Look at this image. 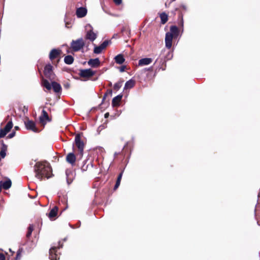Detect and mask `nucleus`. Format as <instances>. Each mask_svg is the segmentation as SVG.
I'll use <instances>...</instances> for the list:
<instances>
[{
    "mask_svg": "<svg viewBox=\"0 0 260 260\" xmlns=\"http://www.w3.org/2000/svg\"><path fill=\"white\" fill-rule=\"evenodd\" d=\"M34 172L35 177L41 181L44 178L48 179L50 177L51 168L48 163L38 162L34 166Z\"/></svg>",
    "mask_w": 260,
    "mask_h": 260,
    "instance_id": "f257e3e1",
    "label": "nucleus"
},
{
    "mask_svg": "<svg viewBox=\"0 0 260 260\" xmlns=\"http://www.w3.org/2000/svg\"><path fill=\"white\" fill-rule=\"evenodd\" d=\"M86 40L93 42L98 37V31H94L93 27L90 24H87L85 26Z\"/></svg>",
    "mask_w": 260,
    "mask_h": 260,
    "instance_id": "f03ea898",
    "label": "nucleus"
},
{
    "mask_svg": "<svg viewBox=\"0 0 260 260\" xmlns=\"http://www.w3.org/2000/svg\"><path fill=\"white\" fill-rule=\"evenodd\" d=\"M62 247V245L60 244V242H58L57 246H53L49 250V258L51 260H58L59 259L58 252V249Z\"/></svg>",
    "mask_w": 260,
    "mask_h": 260,
    "instance_id": "7ed1b4c3",
    "label": "nucleus"
},
{
    "mask_svg": "<svg viewBox=\"0 0 260 260\" xmlns=\"http://www.w3.org/2000/svg\"><path fill=\"white\" fill-rule=\"evenodd\" d=\"M84 45L85 43L82 38L76 40H73L71 43V48L75 52L80 50Z\"/></svg>",
    "mask_w": 260,
    "mask_h": 260,
    "instance_id": "20e7f679",
    "label": "nucleus"
},
{
    "mask_svg": "<svg viewBox=\"0 0 260 260\" xmlns=\"http://www.w3.org/2000/svg\"><path fill=\"white\" fill-rule=\"evenodd\" d=\"M44 74L50 80L55 79V74L53 72V67L50 63L47 64L44 68Z\"/></svg>",
    "mask_w": 260,
    "mask_h": 260,
    "instance_id": "39448f33",
    "label": "nucleus"
},
{
    "mask_svg": "<svg viewBox=\"0 0 260 260\" xmlns=\"http://www.w3.org/2000/svg\"><path fill=\"white\" fill-rule=\"evenodd\" d=\"M75 143L76 144V146L78 148L80 153L81 155H83L84 148V144L81 140V137L80 134H78L75 136Z\"/></svg>",
    "mask_w": 260,
    "mask_h": 260,
    "instance_id": "423d86ee",
    "label": "nucleus"
},
{
    "mask_svg": "<svg viewBox=\"0 0 260 260\" xmlns=\"http://www.w3.org/2000/svg\"><path fill=\"white\" fill-rule=\"evenodd\" d=\"M111 43V41L109 40L104 41L100 45L96 46L94 45L93 52L95 54H100L102 52L103 50L106 48V47Z\"/></svg>",
    "mask_w": 260,
    "mask_h": 260,
    "instance_id": "0eeeda50",
    "label": "nucleus"
},
{
    "mask_svg": "<svg viewBox=\"0 0 260 260\" xmlns=\"http://www.w3.org/2000/svg\"><path fill=\"white\" fill-rule=\"evenodd\" d=\"M12 120L9 121L4 128L0 129V138L4 137L13 127Z\"/></svg>",
    "mask_w": 260,
    "mask_h": 260,
    "instance_id": "6e6552de",
    "label": "nucleus"
},
{
    "mask_svg": "<svg viewBox=\"0 0 260 260\" xmlns=\"http://www.w3.org/2000/svg\"><path fill=\"white\" fill-rule=\"evenodd\" d=\"M24 124L27 130H30L35 133L38 132V129L36 126V124L32 120L28 119L24 121Z\"/></svg>",
    "mask_w": 260,
    "mask_h": 260,
    "instance_id": "1a4fd4ad",
    "label": "nucleus"
},
{
    "mask_svg": "<svg viewBox=\"0 0 260 260\" xmlns=\"http://www.w3.org/2000/svg\"><path fill=\"white\" fill-rule=\"evenodd\" d=\"M95 74V72L90 69H83L80 71L79 75L84 78H89Z\"/></svg>",
    "mask_w": 260,
    "mask_h": 260,
    "instance_id": "9d476101",
    "label": "nucleus"
},
{
    "mask_svg": "<svg viewBox=\"0 0 260 260\" xmlns=\"http://www.w3.org/2000/svg\"><path fill=\"white\" fill-rule=\"evenodd\" d=\"M66 180L68 185L71 184L75 177V173L71 170H67L66 171Z\"/></svg>",
    "mask_w": 260,
    "mask_h": 260,
    "instance_id": "9b49d317",
    "label": "nucleus"
},
{
    "mask_svg": "<svg viewBox=\"0 0 260 260\" xmlns=\"http://www.w3.org/2000/svg\"><path fill=\"white\" fill-rule=\"evenodd\" d=\"M173 37L171 34L168 32L166 34L165 43L166 47L168 49L172 47Z\"/></svg>",
    "mask_w": 260,
    "mask_h": 260,
    "instance_id": "f8f14e48",
    "label": "nucleus"
},
{
    "mask_svg": "<svg viewBox=\"0 0 260 260\" xmlns=\"http://www.w3.org/2000/svg\"><path fill=\"white\" fill-rule=\"evenodd\" d=\"M61 50L57 49H53L51 50L49 57V59L51 60L56 58L60 54Z\"/></svg>",
    "mask_w": 260,
    "mask_h": 260,
    "instance_id": "ddd939ff",
    "label": "nucleus"
},
{
    "mask_svg": "<svg viewBox=\"0 0 260 260\" xmlns=\"http://www.w3.org/2000/svg\"><path fill=\"white\" fill-rule=\"evenodd\" d=\"M87 14V9L84 7H80L76 10V15L78 18H82Z\"/></svg>",
    "mask_w": 260,
    "mask_h": 260,
    "instance_id": "4468645a",
    "label": "nucleus"
},
{
    "mask_svg": "<svg viewBox=\"0 0 260 260\" xmlns=\"http://www.w3.org/2000/svg\"><path fill=\"white\" fill-rule=\"evenodd\" d=\"M88 64L92 68H97L100 66V61L98 58L90 59L88 61Z\"/></svg>",
    "mask_w": 260,
    "mask_h": 260,
    "instance_id": "2eb2a0df",
    "label": "nucleus"
},
{
    "mask_svg": "<svg viewBox=\"0 0 260 260\" xmlns=\"http://www.w3.org/2000/svg\"><path fill=\"white\" fill-rule=\"evenodd\" d=\"M66 160L72 166H73L76 161V156L75 154L71 152L69 153L66 157Z\"/></svg>",
    "mask_w": 260,
    "mask_h": 260,
    "instance_id": "dca6fc26",
    "label": "nucleus"
},
{
    "mask_svg": "<svg viewBox=\"0 0 260 260\" xmlns=\"http://www.w3.org/2000/svg\"><path fill=\"white\" fill-rule=\"evenodd\" d=\"M0 185L5 189H8L12 185V182L10 179H8L5 181H0Z\"/></svg>",
    "mask_w": 260,
    "mask_h": 260,
    "instance_id": "f3484780",
    "label": "nucleus"
},
{
    "mask_svg": "<svg viewBox=\"0 0 260 260\" xmlns=\"http://www.w3.org/2000/svg\"><path fill=\"white\" fill-rule=\"evenodd\" d=\"M152 60L150 58H144L139 60V66H143L148 65L151 63Z\"/></svg>",
    "mask_w": 260,
    "mask_h": 260,
    "instance_id": "a211bd4d",
    "label": "nucleus"
},
{
    "mask_svg": "<svg viewBox=\"0 0 260 260\" xmlns=\"http://www.w3.org/2000/svg\"><path fill=\"white\" fill-rule=\"evenodd\" d=\"M171 34L172 37H177L179 34L178 27L175 25H172L170 27V32H168Z\"/></svg>",
    "mask_w": 260,
    "mask_h": 260,
    "instance_id": "6ab92c4d",
    "label": "nucleus"
},
{
    "mask_svg": "<svg viewBox=\"0 0 260 260\" xmlns=\"http://www.w3.org/2000/svg\"><path fill=\"white\" fill-rule=\"evenodd\" d=\"M52 88L56 93L59 92L61 90V85L55 81H51Z\"/></svg>",
    "mask_w": 260,
    "mask_h": 260,
    "instance_id": "aec40b11",
    "label": "nucleus"
},
{
    "mask_svg": "<svg viewBox=\"0 0 260 260\" xmlns=\"http://www.w3.org/2000/svg\"><path fill=\"white\" fill-rule=\"evenodd\" d=\"M122 98V94H119L114 97L112 101V105L113 107H116L119 105V103Z\"/></svg>",
    "mask_w": 260,
    "mask_h": 260,
    "instance_id": "412c9836",
    "label": "nucleus"
},
{
    "mask_svg": "<svg viewBox=\"0 0 260 260\" xmlns=\"http://www.w3.org/2000/svg\"><path fill=\"white\" fill-rule=\"evenodd\" d=\"M58 208L56 206H54L50 211L48 214V217L51 219L55 217L57 214Z\"/></svg>",
    "mask_w": 260,
    "mask_h": 260,
    "instance_id": "4be33fe9",
    "label": "nucleus"
},
{
    "mask_svg": "<svg viewBox=\"0 0 260 260\" xmlns=\"http://www.w3.org/2000/svg\"><path fill=\"white\" fill-rule=\"evenodd\" d=\"M42 86L45 87L48 90H51L52 88V84H50L47 79L43 78L42 79Z\"/></svg>",
    "mask_w": 260,
    "mask_h": 260,
    "instance_id": "5701e85b",
    "label": "nucleus"
},
{
    "mask_svg": "<svg viewBox=\"0 0 260 260\" xmlns=\"http://www.w3.org/2000/svg\"><path fill=\"white\" fill-rule=\"evenodd\" d=\"M135 83V81L133 79L129 80L126 82L124 87V89L132 88L134 86Z\"/></svg>",
    "mask_w": 260,
    "mask_h": 260,
    "instance_id": "b1692460",
    "label": "nucleus"
},
{
    "mask_svg": "<svg viewBox=\"0 0 260 260\" xmlns=\"http://www.w3.org/2000/svg\"><path fill=\"white\" fill-rule=\"evenodd\" d=\"M115 60L117 63L121 64L124 62L125 59L122 54H118L115 57Z\"/></svg>",
    "mask_w": 260,
    "mask_h": 260,
    "instance_id": "393cba45",
    "label": "nucleus"
},
{
    "mask_svg": "<svg viewBox=\"0 0 260 260\" xmlns=\"http://www.w3.org/2000/svg\"><path fill=\"white\" fill-rule=\"evenodd\" d=\"M2 148L1 152V158H4L6 155V150L7 148V146L4 143L3 141H2Z\"/></svg>",
    "mask_w": 260,
    "mask_h": 260,
    "instance_id": "a878e982",
    "label": "nucleus"
},
{
    "mask_svg": "<svg viewBox=\"0 0 260 260\" xmlns=\"http://www.w3.org/2000/svg\"><path fill=\"white\" fill-rule=\"evenodd\" d=\"M74 57L70 55H67L64 58V61L67 64H71L74 62Z\"/></svg>",
    "mask_w": 260,
    "mask_h": 260,
    "instance_id": "bb28decb",
    "label": "nucleus"
},
{
    "mask_svg": "<svg viewBox=\"0 0 260 260\" xmlns=\"http://www.w3.org/2000/svg\"><path fill=\"white\" fill-rule=\"evenodd\" d=\"M159 16L161 20V23L162 24H165L168 20V15L165 12H162L160 14Z\"/></svg>",
    "mask_w": 260,
    "mask_h": 260,
    "instance_id": "cd10ccee",
    "label": "nucleus"
},
{
    "mask_svg": "<svg viewBox=\"0 0 260 260\" xmlns=\"http://www.w3.org/2000/svg\"><path fill=\"white\" fill-rule=\"evenodd\" d=\"M122 175H123V171H122L119 175H118V176L117 178V180H116V183L114 185V190H116L117 189L118 187L120 185V182H121V178H122Z\"/></svg>",
    "mask_w": 260,
    "mask_h": 260,
    "instance_id": "c85d7f7f",
    "label": "nucleus"
},
{
    "mask_svg": "<svg viewBox=\"0 0 260 260\" xmlns=\"http://www.w3.org/2000/svg\"><path fill=\"white\" fill-rule=\"evenodd\" d=\"M42 115H43V116H41L40 117V120L41 122H42L43 121L44 118H45L46 119H48V118H49L47 112L45 110H43L42 111Z\"/></svg>",
    "mask_w": 260,
    "mask_h": 260,
    "instance_id": "c756f323",
    "label": "nucleus"
},
{
    "mask_svg": "<svg viewBox=\"0 0 260 260\" xmlns=\"http://www.w3.org/2000/svg\"><path fill=\"white\" fill-rule=\"evenodd\" d=\"M123 81H119L114 85V89L118 90L121 87Z\"/></svg>",
    "mask_w": 260,
    "mask_h": 260,
    "instance_id": "7c9ffc66",
    "label": "nucleus"
},
{
    "mask_svg": "<svg viewBox=\"0 0 260 260\" xmlns=\"http://www.w3.org/2000/svg\"><path fill=\"white\" fill-rule=\"evenodd\" d=\"M34 230V226L32 224H30L29 225L28 228V231L27 232V234H26V237L27 238H29L31 235V233Z\"/></svg>",
    "mask_w": 260,
    "mask_h": 260,
    "instance_id": "2f4dec72",
    "label": "nucleus"
},
{
    "mask_svg": "<svg viewBox=\"0 0 260 260\" xmlns=\"http://www.w3.org/2000/svg\"><path fill=\"white\" fill-rule=\"evenodd\" d=\"M21 252H22V250L20 249H19L17 251V254H16V256L15 257V260H20V259L21 256Z\"/></svg>",
    "mask_w": 260,
    "mask_h": 260,
    "instance_id": "473e14b6",
    "label": "nucleus"
},
{
    "mask_svg": "<svg viewBox=\"0 0 260 260\" xmlns=\"http://www.w3.org/2000/svg\"><path fill=\"white\" fill-rule=\"evenodd\" d=\"M121 31L122 32H125L126 35L128 36H129L131 32L130 30H128L126 27H123L121 29Z\"/></svg>",
    "mask_w": 260,
    "mask_h": 260,
    "instance_id": "72a5a7b5",
    "label": "nucleus"
},
{
    "mask_svg": "<svg viewBox=\"0 0 260 260\" xmlns=\"http://www.w3.org/2000/svg\"><path fill=\"white\" fill-rule=\"evenodd\" d=\"M15 134H16L15 132H14V131L12 132V133H11L10 134L8 135V138L9 139H11V138H13L15 136Z\"/></svg>",
    "mask_w": 260,
    "mask_h": 260,
    "instance_id": "f704fd0d",
    "label": "nucleus"
},
{
    "mask_svg": "<svg viewBox=\"0 0 260 260\" xmlns=\"http://www.w3.org/2000/svg\"><path fill=\"white\" fill-rule=\"evenodd\" d=\"M113 1L117 5H119L122 3V0H113Z\"/></svg>",
    "mask_w": 260,
    "mask_h": 260,
    "instance_id": "c9c22d12",
    "label": "nucleus"
},
{
    "mask_svg": "<svg viewBox=\"0 0 260 260\" xmlns=\"http://www.w3.org/2000/svg\"><path fill=\"white\" fill-rule=\"evenodd\" d=\"M125 66H121L120 68V69H119V71L120 72H123L125 70Z\"/></svg>",
    "mask_w": 260,
    "mask_h": 260,
    "instance_id": "e433bc0d",
    "label": "nucleus"
},
{
    "mask_svg": "<svg viewBox=\"0 0 260 260\" xmlns=\"http://www.w3.org/2000/svg\"><path fill=\"white\" fill-rule=\"evenodd\" d=\"M6 258L4 254L0 253V260H5Z\"/></svg>",
    "mask_w": 260,
    "mask_h": 260,
    "instance_id": "4c0bfd02",
    "label": "nucleus"
},
{
    "mask_svg": "<svg viewBox=\"0 0 260 260\" xmlns=\"http://www.w3.org/2000/svg\"><path fill=\"white\" fill-rule=\"evenodd\" d=\"M180 8L183 9H184V10H186V9H187L186 6L185 5H181L180 6Z\"/></svg>",
    "mask_w": 260,
    "mask_h": 260,
    "instance_id": "58836bf2",
    "label": "nucleus"
},
{
    "mask_svg": "<svg viewBox=\"0 0 260 260\" xmlns=\"http://www.w3.org/2000/svg\"><path fill=\"white\" fill-rule=\"evenodd\" d=\"M87 167L88 166H85L84 165L82 167V170L84 171H86L87 169Z\"/></svg>",
    "mask_w": 260,
    "mask_h": 260,
    "instance_id": "ea45409f",
    "label": "nucleus"
},
{
    "mask_svg": "<svg viewBox=\"0 0 260 260\" xmlns=\"http://www.w3.org/2000/svg\"><path fill=\"white\" fill-rule=\"evenodd\" d=\"M109 113L108 112H107L105 114L104 117L105 118H107L109 117Z\"/></svg>",
    "mask_w": 260,
    "mask_h": 260,
    "instance_id": "a19ab883",
    "label": "nucleus"
},
{
    "mask_svg": "<svg viewBox=\"0 0 260 260\" xmlns=\"http://www.w3.org/2000/svg\"><path fill=\"white\" fill-rule=\"evenodd\" d=\"M119 153H117V152H115L114 153V156H116V155H117Z\"/></svg>",
    "mask_w": 260,
    "mask_h": 260,
    "instance_id": "79ce46f5",
    "label": "nucleus"
},
{
    "mask_svg": "<svg viewBox=\"0 0 260 260\" xmlns=\"http://www.w3.org/2000/svg\"><path fill=\"white\" fill-rule=\"evenodd\" d=\"M106 94L104 95L103 100H104L106 98Z\"/></svg>",
    "mask_w": 260,
    "mask_h": 260,
    "instance_id": "37998d69",
    "label": "nucleus"
},
{
    "mask_svg": "<svg viewBox=\"0 0 260 260\" xmlns=\"http://www.w3.org/2000/svg\"><path fill=\"white\" fill-rule=\"evenodd\" d=\"M15 128L16 129H18L19 128V127H18V126H15Z\"/></svg>",
    "mask_w": 260,
    "mask_h": 260,
    "instance_id": "c03bdc74",
    "label": "nucleus"
},
{
    "mask_svg": "<svg viewBox=\"0 0 260 260\" xmlns=\"http://www.w3.org/2000/svg\"><path fill=\"white\" fill-rule=\"evenodd\" d=\"M66 27H69L67 26V23L66 24Z\"/></svg>",
    "mask_w": 260,
    "mask_h": 260,
    "instance_id": "a18cd8bd",
    "label": "nucleus"
},
{
    "mask_svg": "<svg viewBox=\"0 0 260 260\" xmlns=\"http://www.w3.org/2000/svg\"><path fill=\"white\" fill-rule=\"evenodd\" d=\"M110 93L111 94H112V90H110Z\"/></svg>",
    "mask_w": 260,
    "mask_h": 260,
    "instance_id": "49530a36",
    "label": "nucleus"
},
{
    "mask_svg": "<svg viewBox=\"0 0 260 260\" xmlns=\"http://www.w3.org/2000/svg\"><path fill=\"white\" fill-rule=\"evenodd\" d=\"M126 145H127V144L124 146L123 148H124V147H126Z\"/></svg>",
    "mask_w": 260,
    "mask_h": 260,
    "instance_id": "de8ad7c7",
    "label": "nucleus"
},
{
    "mask_svg": "<svg viewBox=\"0 0 260 260\" xmlns=\"http://www.w3.org/2000/svg\"><path fill=\"white\" fill-rule=\"evenodd\" d=\"M110 86H111V85H112V83H111V82H110Z\"/></svg>",
    "mask_w": 260,
    "mask_h": 260,
    "instance_id": "09e8293b",
    "label": "nucleus"
}]
</instances>
